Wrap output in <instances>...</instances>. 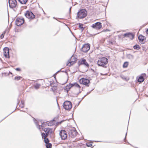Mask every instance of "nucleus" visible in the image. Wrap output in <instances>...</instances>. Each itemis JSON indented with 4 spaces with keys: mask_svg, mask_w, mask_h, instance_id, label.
<instances>
[{
    "mask_svg": "<svg viewBox=\"0 0 148 148\" xmlns=\"http://www.w3.org/2000/svg\"><path fill=\"white\" fill-rule=\"evenodd\" d=\"M72 87V84H68L64 88V90L68 92L70 90V88Z\"/></svg>",
    "mask_w": 148,
    "mask_h": 148,
    "instance_id": "nucleus-17",
    "label": "nucleus"
},
{
    "mask_svg": "<svg viewBox=\"0 0 148 148\" xmlns=\"http://www.w3.org/2000/svg\"><path fill=\"white\" fill-rule=\"evenodd\" d=\"M107 58L105 57H101L97 61V64L99 66H104L108 63Z\"/></svg>",
    "mask_w": 148,
    "mask_h": 148,
    "instance_id": "nucleus-1",
    "label": "nucleus"
},
{
    "mask_svg": "<svg viewBox=\"0 0 148 148\" xmlns=\"http://www.w3.org/2000/svg\"><path fill=\"white\" fill-rule=\"evenodd\" d=\"M18 1L22 4H25L27 2V0H18Z\"/></svg>",
    "mask_w": 148,
    "mask_h": 148,
    "instance_id": "nucleus-25",
    "label": "nucleus"
},
{
    "mask_svg": "<svg viewBox=\"0 0 148 148\" xmlns=\"http://www.w3.org/2000/svg\"><path fill=\"white\" fill-rule=\"evenodd\" d=\"M42 138V139H44V141L45 143H46V144H47L48 143H49V139L48 138H47V137L48 136H43V135H41Z\"/></svg>",
    "mask_w": 148,
    "mask_h": 148,
    "instance_id": "nucleus-19",
    "label": "nucleus"
},
{
    "mask_svg": "<svg viewBox=\"0 0 148 148\" xmlns=\"http://www.w3.org/2000/svg\"><path fill=\"white\" fill-rule=\"evenodd\" d=\"M101 24L100 22H97L93 24L92 25V27L97 29H100L102 27Z\"/></svg>",
    "mask_w": 148,
    "mask_h": 148,
    "instance_id": "nucleus-15",
    "label": "nucleus"
},
{
    "mask_svg": "<svg viewBox=\"0 0 148 148\" xmlns=\"http://www.w3.org/2000/svg\"><path fill=\"white\" fill-rule=\"evenodd\" d=\"M146 32L147 34H148V29L146 31Z\"/></svg>",
    "mask_w": 148,
    "mask_h": 148,
    "instance_id": "nucleus-38",
    "label": "nucleus"
},
{
    "mask_svg": "<svg viewBox=\"0 0 148 148\" xmlns=\"http://www.w3.org/2000/svg\"><path fill=\"white\" fill-rule=\"evenodd\" d=\"M60 135L62 140H65L67 137L66 132L64 130H62L60 132Z\"/></svg>",
    "mask_w": 148,
    "mask_h": 148,
    "instance_id": "nucleus-7",
    "label": "nucleus"
},
{
    "mask_svg": "<svg viewBox=\"0 0 148 148\" xmlns=\"http://www.w3.org/2000/svg\"><path fill=\"white\" fill-rule=\"evenodd\" d=\"M22 77L20 76H16V77L15 78H14V80H17V81H18L19 80H20L21 79V78H22Z\"/></svg>",
    "mask_w": 148,
    "mask_h": 148,
    "instance_id": "nucleus-27",
    "label": "nucleus"
},
{
    "mask_svg": "<svg viewBox=\"0 0 148 148\" xmlns=\"http://www.w3.org/2000/svg\"><path fill=\"white\" fill-rule=\"evenodd\" d=\"M108 43L110 45H112L114 44L115 43V41H108Z\"/></svg>",
    "mask_w": 148,
    "mask_h": 148,
    "instance_id": "nucleus-29",
    "label": "nucleus"
},
{
    "mask_svg": "<svg viewBox=\"0 0 148 148\" xmlns=\"http://www.w3.org/2000/svg\"><path fill=\"white\" fill-rule=\"evenodd\" d=\"M77 60V59L74 56H72L68 61L66 63V65L70 66L75 64Z\"/></svg>",
    "mask_w": 148,
    "mask_h": 148,
    "instance_id": "nucleus-4",
    "label": "nucleus"
},
{
    "mask_svg": "<svg viewBox=\"0 0 148 148\" xmlns=\"http://www.w3.org/2000/svg\"><path fill=\"white\" fill-rule=\"evenodd\" d=\"M25 15L27 18L30 19H32L35 17L33 14L29 11H27L25 14Z\"/></svg>",
    "mask_w": 148,
    "mask_h": 148,
    "instance_id": "nucleus-8",
    "label": "nucleus"
},
{
    "mask_svg": "<svg viewBox=\"0 0 148 148\" xmlns=\"http://www.w3.org/2000/svg\"><path fill=\"white\" fill-rule=\"evenodd\" d=\"M72 87L75 86V87L78 88L79 89L81 88V87L77 83H75L72 84Z\"/></svg>",
    "mask_w": 148,
    "mask_h": 148,
    "instance_id": "nucleus-21",
    "label": "nucleus"
},
{
    "mask_svg": "<svg viewBox=\"0 0 148 148\" xmlns=\"http://www.w3.org/2000/svg\"><path fill=\"white\" fill-rule=\"evenodd\" d=\"M128 65V63L127 62H125L124 63L123 65V68H125L127 67Z\"/></svg>",
    "mask_w": 148,
    "mask_h": 148,
    "instance_id": "nucleus-26",
    "label": "nucleus"
},
{
    "mask_svg": "<svg viewBox=\"0 0 148 148\" xmlns=\"http://www.w3.org/2000/svg\"><path fill=\"white\" fill-rule=\"evenodd\" d=\"M86 145L88 147H91L92 146V144L91 143H88L86 144Z\"/></svg>",
    "mask_w": 148,
    "mask_h": 148,
    "instance_id": "nucleus-30",
    "label": "nucleus"
},
{
    "mask_svg": "<svg viewBox=\"0 0 148 148\" xmlns=\"http://www.w3.org/2000/svg\"><path fill=\"white\" fill-rule=\"evenodd\" d=\"M90 49V46L88 44H85L83 45L82 48V50L84 52L88 51Z\"/></svg>",
    "mask_w": 148,
    "mask_h": 148,
    "instance_id": "nucleus-14",
    "label": "nucleus"
},
{
    "mask_svg": "<svg viewBox=\"0 0 148 148\" xmlns=\"http://www.w3.org/2000/svg\"><path fill=\"white\" fill-rule=\"evenodd\" d=\"M3 55L6 58H9V50L8 48L5 47L3 49Z\"/></svg>",
    "mask_w": 148,
    "mask_h": 148,
    "instance_id": "nucleus-12",
    "label": "nucleus"
},
{
    "mask_svg": "<svg viewBox=\"0 0 148 148\" xmlns=\"http://www.w3.org/2000/svg\"><path fill=\"white\" fill-rule=\"evenodd\" d=\"M63 107L66 110H70L72 107V104L71 102L69 101H66L63 104Z\"/></svg>",
    "mask_w": 148,
    "mask_h": 148,
    "instance_id": "nucleus-6",
    "label": "nucleus"
},
{
    "mask_svg": "<svg viewBox=\"0 0 148 148\" xmlns=\"http://www.w3.org/2000/svg\"><path fill=\"white\" fill-rule=\"evenodd\" d=\"M133 48L134 49L139 50L140 49V47L137 44H136L133 47Z\"/></svg>",
    "mask_w": 148,
    "mask_h": 148,
    "instance_id": "nucleus-22",
    "label": "nucleus"
},
{
    "mask_svg": "<svg viewBox=\"0 0 148 148\" xmlns=\"http://www.w3.org/2000/svg\"><path fill=\"white\" fill-rule=\"evenodd\" d=\"M143 51H145V52H146V51L147 50V49H146V48L144 47L143 46Z\"/></svg>",
    "mask_w": 148,
    "mask_h": 148,
    "instance_id": "nucleus-35",
    "label": "nucleus"
},
{
    "mask_svg": "<svg viewBox=\"0 0 148 148\" xmlns=\"http://www.w3.org/2000/svg\"><path fill=\"white\" fill-rule=\"evenodd\" d=\"M79 83L87 86H88L90 83V80L87 79L82 78L79 80Z\"/></svg>",
    "mask_w": 148,
    "mask_h": 148,
    "instance_id": "nucleus-5",
    "label": "nucleus"
},
{
    "mask_svg": "<svg viewBox=\"0 0 148 148\" xmlns=\"http://www.w3.org/2000/svg\"><path fill=\"white\" fill-rule=\"evenodd\" d=\"M71 8H70L69 9V10L70 11H71Z\"/></svg>",
    "mask_w": 148,
    "mask_h": 148,
    "instance_id": "nucleus-39",
    "label": "nucleus"
},
{
    "mask_svg": "<svg viewBox=\"0 0 148 148\" xmlns=\"http://www.w3.org/2000/svg\"><path fill=\"white\" fill-rule=\"evenodd\" d=\"M123 36L125 37H134V35L131 33H128L124 34Z\"/></svg>",
    "mask_w": 148,
    "mask_h": 148,
    "instance_id": "nucleus-20",
    "label": "nucleus"
},
{
    "mask_svg": "<svg viewBox=\"0 0 148 148\" xmlns=\"http://www.w3.org/2000/svg\"><path fill=\"white\" fill-rule=\"evenodd\" d=\"M142 37H144V36H142Z\"/></svg>",
    "mask_w": 148,
    "mask_h": 148,
    "instance_id": "nucleus-40",
    "label": "nucleus"
},
{
    "mask_svg": "<svg viewBox=\"0 0 148 148\" xmlns=\"http://www.w3.org/2000/svg\"><path fill=\"white\" fill-rule=\"evenodd\" d=\"M46 145L47 148H51L52 147V145L51 143H48L47 144H46Z\"/></svg>",
    "mask_w": 148,
    "mask_h": 148,
    "instance_id": "nucleus-28",
    "label": "nucleus"
},
{
    "mask_svg": "<svg viewBox=\"0 0 148 148\" xmlns=\"http://www.w3.org/2000/svg\"><path fill=\"white\" fill-rule=\"evenodd\" d=\"M5 33V32H4L1 36V37H4V34Z\"/></svg>",
    "mask_w": 148,
    "mask_h": 148,
    "instance_id": "nucleus-33",
    "label": "nucleus"
},
{
    "mask_svg": "<svg viewBox=\"0 0 148 148\" xmlns=\"http://www.w3.org/2000/svg\"><path fill=\"white\" fill-rule=\"evenodd\" d=\"M139 42L141 44H144L145 42V38H138Z\"/></svg>",
    "mask_w": 148,
    "mask_h": 148,
    "instance_id": "nucleus-18",
    "label": "nucleus"
},
{
    "mask_svg": "<svg viewBox=\"0 0 148 148\" xmlns=\"http://www.w3.org/2000/svg\"><path fill=\"white\" fill-rule=\"evenodd\" d=\"M24 101L23 100H22L21 101V103L20 104V107L21 108H23L24 106Z\"/></svg>",
    "mask_w": 148,
    "mask_h": 148,
    "instance_id": "nucleus-24",
    "label": "nucleus"
},
{
    "mask_svg": "<svg viewBox=\"0 0 148 148\" xmlns=\"http://www.w3.org/2000/svg\"><path fill=\"white\" fill-rule=\"evenodd\" d=\"M38 128L39 129V130H40V125H39L38 126Z\"/></svg>",
    "mask_w": 148,
    "mask_h": 148,
    "instance_id": "nucleus-37",
    "label": "nucleus"
},
{
    "mask_svg": "<svg viewBox=\"0 0 148 148\" xmlns=\"http://www.w3.org/2000/svg\"><path fill=\"white\" fill-rule=\"evenodd\" d=\"M146 74L145 73L142 74L140 76L137 77V81L140 83L143 82L145 79V77L146 76Z\"/></svg>",
    "mask_w": 148,
    "mask_h": 148,
    "instance_id": "nucleus-10",
    "label": "nucleus"
},
{
    "mask_svg": "<svg viewBox=\"0 0 148 148\" xmlns=\"http://www.w3.org/2000/svg\"><path fill=\"white\" fill-rule=\"evenodd\" d=\"M16 70L18 71H21V69L20 68H17L15 69Z\"/></svg>",
    "mask_w": 148,
    "mask_h": 148,
    "instance_id": "nucleus-34",
    "label": "nucleus"
},
{
    "mask_svg": "<svg viewBox=\"0 0 148 148\" xmlns=\"http://www.w3.org/2000/svg\"><path fill=\"white\" fill-rule=\"evenodd\" d=\"M69 135L70 137L72 138H73L75 137L77 132L76 131L74 130H71L69 132Z\"/></svg>",
    "mask_w": 148,
    "mask_h": 148,
    "instance_id": "nucleus-16",
    "label": "nucleus"
},
{
    "mask_svg": "<svg viewBox=\"0 0 148 148\" xmlns=\"http://www.w3.org/2000/svg\"><path fill=\"white\" fill-rule=\"evenodd\" d=\"M52 89L53 92H56L57 88L56 87H54L52 88Z\"/></svg>",
    "mask_w": 148,
    "mask_h": 148,
    "instance_id": "nucleus-31",
    "label": "nucleus"
},
{
    "mask_svg": "<svg viewBox=\"0 0 148 148\" xmlns=\"http://www.w3.org/2000/svg\"><path fill=\"white\" fill-rule=\"evenodd\" d=\"M8 2L10 7L14 8L17 5V1L16 0H9Z\"/></svg>",
    "mask_w": 148,
    "mask_h": 148,
    "instance_id": "nucleus-11",
    "label": "nucleus"
},
{
    "mask_svg": "<svg viewBox=\"0 0 148 148\" xmlns=\"http://www.w3.org/2000/svg\"><path fill=\"white\" fill-rule=\"evenodd\" d=\"M40 86L41 84L38 83H36L34 85V87L36 89H38L40 87Z\"/></svg>",
    "mask_w": 148,
    "mask_h": 148,
    "instance_id": "nucleus-23",
    "label": "nucleus"
},
{
    "mask_svg": "<svg viewBox=\"0 0 148 148\" xmlns=\"http://www.w3.org/2000/svg\"><path fill=\"white\" fill-rule=\"evenodd\" d=\"M64 121V120H63L62 121H61L60 122H58V123L59 124H61V123L62 122H63Z\"/></svg>",
    "mask_w": 148,
    "mask_h": 148,
    "instance_id": "nucleus-36",
    "label": "nucleus"
},
{
    "mask_svg": "<svg viewBox=\"0 0 148 148\" xmlns=\"http://www.w3.org/2000/svg\"><path fill=\"white\" fill-rule=\"evenodd\" d=\"M78 64L79 65L84 64L87 66H89L88 64L86 62V60L84 58H82L79 60L78 62Z\"/></svg>",
    "mask_w": 148,
    "mask_h": 148,
    "instance_id": "nucleus-13",
    "label": "nucleus"
},
{
    "mask_svg": "<svg viewBox=\"0 0 148 148\" xmlns=\"http://www.w3.org/2000/svg\"><path fill=\"white\" fill-rule=\"evenodd\" d=\"M47 125L48 126H51L53 125V124L52 122H50L47 123Z\"/></svg>",
    "mask_w": 148,
    "mask_h": 148,
    "instance_id": "nucleus-32",
    "label": "nucleus"
},
{
    "mask_svg": "<svg viewBox=\"0 0 148 148\" xmlns=\"http://www.w3.org/2000/svg\"><path fill=\"white\" fill-rule=\"evenodd\" d=\"M87 15V12L85 9L81 10L77 13L78 18L81 19L85 18Z\"/></svg>",
    "mask_w": 148,
    "mask_h": 148,
    "instance_id": "nucleus-3",
    "label": "nucleus"
},
{
    "mask_svg": "<svg viewBox=\"0 0 148 148\" xmlns=\"http://www.w3.org/2000/svg\"><path fill=\"white\" fill-rule=\"evenodd\" d=\"M43 125H42L41 126L42 127H43ZM43 130L45 132V133L43 132L42 133L41 135H43V136H48L49 135H51L53 133V129L52 128H51L49 127H46L45 128H42Z\"/></svg>",
    "mask_w": 148,
    "mask_h": 148,
    "instance_id": "nucleus-2",
    "label": "nucleus"
},
{
    "mask_svg": "<svg viewBox=\"0 0 148 148\" xmlns=\"http://www.w3.org/2000/svg\"><path fill=\"white\" fill-rule=\"evenodd\" d=\"M24 22V19L22 17L17 18L16 20V24L18 26H20Z\"/></svg>",
    "mask_w": 148,
    "mask_h": 148,
    "instance_id": "nucleus-9",
    "label": "nucleus"
}]
</instances>
